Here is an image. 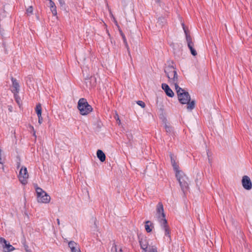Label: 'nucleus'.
<instances>
[{"label":"nucleus","instance_id":"nucleus-1","mask_svg":"<svg viewBox=\"0 0 252 252\" xmlns=\"http://www.w3.org/2000/svg\"><path fill=\"white\" fill-rule=\"evenodd\" d=\"M157 216L161 228L164 231L165 236L168 238V240L171 241L169 227L164 213L163 206L161 202H158L157 206Z\"/></svg>","mask_w":252,"mask_h":252},{"label":"nucleus","instance_id":"nucleus-2","mask_svg":"<svg viewBox=\"0 0 252 252\" xmlns=\"http://www.w3.org/2000/svg\"><path fill=\"white\" fill-rule=\"evenodd\" d=\"M179 102L183 104H187V109L190 110L194 108L195 102L194 100L190 101V96L189 93L176 86L175 87Z\"/></svg>","mask_w":252,"mask_h":252},{"label":"nucleus","instance_id":"nucleus-3","mask_svg":"<svg viewBox=\"0 0 252 252\" xmlns=\"http://www.w3.org/2000/svg\"><path fill=\"white\" fill-rule=\"evenodd\" d=\"M164 71L168 78V81L171 84L178 86V78L176 68L173 66H167L165 67Z\"/></svg>","mask_w":252,"mask_h":252},{"label":"nucleus","instance_id":"nucleus-4","mask_svg":"<svg viewBox=\"0 0 252 252\" xmlns=\"http://www.w3.org/2000/svg\"><path fill=\"white\" fill-rule=\"evenodd\" d=\"M77 108L82 115H87L93 111V108L87 100L84 98H80L78 102Z\"/></svg>","mask_w":252,"mask_h":252},{"label":"nucleus","instance_id":"nucleus-5","mask_svg":"<svg viewBox=\"0 0 252 252\" xmlns=\"http://www.w3.org/2000/svg\"><path fill=\"white\" fill-rule=\"evenodd\" d=\"M35 191L37 201L38 203L47 204L50 202L51 200L50 195L41 188L36 187Z\"/></svg>","mask_w":252,"mask_h":252},{"label":"nucleus","instance_id":"nucleus-6","mask_svg":"<svg viewBox=\"0 0 252 252\" xmlns=\"http://www.w3.org/2000/svg\"><path fill=\"white\" fill-rule=\"evenodd\" d=\"M176 177L178 181L181 189L184 192L189 189V179L183 171L176 173Z\"/></svg>","mask_w":252,"mask_h":252},{"label":"nucleus","instance_id":"nucleus-7","mask_svg":"<svg viewBox=\"0 0 252 252\" xmlns=\"http://www.w3.org/2000/svg\"><path fill=\"white\" fill-rule=\"evenodd\" d=\"M18 177L20 182L22 184L25 185L27 183V180L29 178V174L26 167L22 166L21 168Z\"/></svg>","mask_w":252,"mask_h":252},{"label":"nucleus","instance_id":"nucleus-8","mask_svg":"<svg viewBox=\"0 0 252 252\" xmlns=\"http://www.w3.org/2000/svg\"><path fill=\"white\" fill-rule=\"evenodd\" d=\"M0 244L3 249V252H10L15 250V248L10 244L4 238L0 237Z\"/></svg>","mask_w":252,"mask_h":252},{"label":"nucleus","instance_id":"nucleus-9","mask_svg":"<svg viewBox=\"0 0 252 252\" xmlns=\"http://www.w3.org/2000/svg\"><path fill=\"white\" fill-rule=\"evenodd\" d=\"M242 183L243 188L247 190H250L252 188V182L248 176H244L242 178Z\"/></svg>","mask_w":252,"mask_h":252},{"label":"nucleus","instance_id":"nucleus-10","mask_svg":"<svg viewBox=\"0 0 252 252\" xmlns=\"http://www.w3.org/2000/svg\"><path fill=\"white\" fill-rule=\"evenodd\" d=\"M68 245L71 252H81L79 245L73 241L68 242Z\"/></svg>","mask_w":252,"mask_h":252},{"label":"nucleus","instance_id":"nucleus-11","mask_svg":"<svg viewBox=\"0 0 252 252\" xmlns=\"http://www.w3.org/2000/svg\"><path fill=\"white\" fill-rule=\"evenodd\" d=\"M162 89L164 91L166 95L170 97H173L174 94L172 90L169 88L168 85L163 83L161 85Z\"/></svg>","mask_w":252,"mask_h":252},{"label":"nucleus","instance_id":"nucleus-12","mask_svg":"<svg viewBox=\"0 0 252 252\" xmlns=\"http://www.w3.org/2000/svg\"><path fill=\"white\" fill-rule=\"evenodd\" d=\"M11 81L12 83V92L14 93H19L20 90V85L17 80L13 77L11 78Z\"/></svg>","mask_w":252,"mask_h":252},{"label":"nucleus","instance_id":"nucleus-13","mask_svg":"<svg viewBox=\"0 0 252 252\" xmlns=\"http://www.w3.org/2000/svg\"><path fill=\"white\" fill-rule=\"evenodd\" d=\"M170 159L172 165L176 173H178V172H181L182 171L179 170V165L176 161V158L172 154L170 155Z\"/></svg>","mask_w":252,"mask_h":252},{"label":"nucleus","instance_id":"nucleus-14","mask_svg":"<svg viewBox=\"0 0 252 252\" xmlns=\"http://www.w3.org/2000/svg\"><path fill=\"white\" fill-rule=\"evenodd\" d=\"M139 243L143 251L147 249L149 245L148 240L146 237L141 238L139 240Z\"/></svg>","mask_w":252,"mask_h":252},{"label":"nucleus","instance_id":"nucleus-15","mask_svg":"<svg viewBox=\"0 0 252 252\" xmlns=\"http://www.w3.org/2000/svg\"><path fill=\"white\" fill-rule=\"evenodd\" d=\"M96 155L100 161L104 162L105 160L106 156L102 150H98L96 152Z\"/></svg>","mask_w":252,"mask_h":252},{"label":"nucleus","instance_id":"nucleus-16","mask_svg":"<svg viewBox=\"0 0 252 252\" xmlns=\"http://www.w3.org/2000/svg\"><path fill=\"white\" fill-rule=\"evenodd\" d=\"M49 1V6L50 7V9L53 13V14L55 16L57 14L56 6L55 5V3L52 0H48Z\"/></svg>","mask_w":252,"mask_h":252},{"label":"nucleus","instance_id":"nucleus-17","mask_svg":"<svg viewBox=\"0 0 252 252\" xmlns=\"http://www.w3.org/2000/svg\"><path fill=\"white\" fill-rule=\"evenodd\" d=\"M183 26V29L184 30V32H185V33L186 34V40H187V43H188V46L189 45H192V44H193V43L192 42V39H191V36L188 34V31L187 30H186L185 27H184V24H182Z\"/></svg>","mask_w":252,"mask_h":252},{"label":"nucleus","instance_id":"nucleus-18","mask_svg":"<svg viewBox=\"0 0 252 252\" xmlns=\"http://www.w3.org/2000/svg\"><path fill=\"white\" fill-rule=\"evenodd\" d=\"M145 228L147 232H151L153 228V225L150 221H147L145 222Z\"/></svg>","mask_w":252,"mask_h":252},{"label":"nucleus","instance_id":"nucleus-19","mask_svg":"<svg viewBox=\"0 0 252 252\" xmlns=\"http://www.w3.org/2000/svg\"><path fill=\"white\" fill-rule=\"evenodd\" d=\"M144 252H158L156 246L149 245L148 248L143 251Z\"/></svg>","mask_w":252,"mask_h":252},{"label":"nucleus","instance_id":"nucleus-20","mask_svg":"<svg viewBox=\"0 0 252 252\" xmlns=\"http://www.w3.org/2000/svg\"><path fill=\"white\" fill-rule=\"evenodd\" d=\"M35 112L37 116L41 115L42 114V107L41 105L38 103L36 105L35 107Z\"/></svg>","mask_w":252,"mask_h":252},{"label":"nucleus","instance_id":"nucleus-21","mask_svg":"<svg viewBox=\"0 0 252 252\" xmlns=\"http://www.w3.org/2000/svg\"><path fill=\"white\" fill-rule=\"evenodd\" d=\"M188 47L190 51L191 54L193 56H195L197 55V52H196V50L193 48V44L189 45Z\"/></svg>","mask_w":252,"mask_h":252},{"label":"nucleus","instance_id":"nucleus-22","mask_svg":"<svg viewBox=\"0 0 252 252\" xmlns=\"http://www.w3.org/2000/svg\"><path fill=\"white\" fill-rule=\"evenodd\" d=\"M94 231H96L97 232H99L98 227L97 226V221L96 220H94Z\"/></svg>","mask_w":252,"mask_h":252},{"label":"nucleus","instance_id":"nucleus-23","mask_svg":"<svg viewBox=\"0 0 252 252\" xmlns=\"http://www.w3.org/2000/svg\"><path fill=\"white\" fill-rule=\"evenodd\" d=\"M14 94V97L16 99V101H17V102L18 103H19L20 102V97L18 95V93H13Z\"/></svg>","mask_w":252,"mask_h":252},{"label":"nucleus","instance_id":"nucleus-24","mask_svg":"<svg viewBox=\"0 0 252 252\" xmlns=\"http://www.w3.org/2000/svg\"><path fill=\"white\" fill-rule=\"evenodd\" d=\"M137 104L140 106L142 108H144L146 106L145 103L141 100H138L137 101Z\"/></svg>","mask_w":252,"mask_h":252},{"label":"nucleus","instance_id":"nucleus-25","mask_svg":"<svg viewBox=\"0 0 252 252\" xmlns=\"http://www.w3.org/2000/svg\"><path fill=\"white\" fill-rule=\"evenodd\" d=\"M112 250H114L115 252H124L121 248L119 251H117V247L115 245L112 247Z\"/></svg>","mask_w":252,"mask_h":252},{"label":"nucleus","instance_id":"nucleus-26","mask_svg":"<svg viewBox=\"0 0 252 252\" xmlns=\"http://www.w3.org/2000/svg\"><path fill=\"white\" fill-rule=\"evenodd\" d=\"M122 36L124 42L126 46L127 47L128 46V44H127V41H126V38L125 36L123 34H122Z\"/></svg>","mask_w":252,"mask_h":252},{"label":"nucleus","instance_id":"nucleus-27","mask_svg":"<svg viewBox=\"0 0 252 252\" xmlns=\"http://www.w3.org/2000/svg\"><path fill=\"white\" fill-rule=\"evenodd\" d=\"M33 11V8L32 6H30L27 9V12L28 13L31 14L32 13Z\"/></svg>","mask_w":252,"mask_h":252},{"label":"nucleus","instance_id":"nucleus-28","mask_svg":"<svg viewBox=\"0 0 252 252\" xmlns=\"http://www.w3.org/2000/svg\"><path fill=\"white\" fill-rule=\"evenodd\" d=\"M38 119V123L39 124H41L43 122V118L42 117V115L37 116Z\"/></svg>","mask_w":252,"mask_h":252},{"label":"nucleus","instance_id":"nucleus-29","mask_svg":"<svg viewBox=\"0 0 252 252\" xmlns=\"http://www.w3.org/2000/svg\"><path fill=\"white\" fill-rule=\"evenodd\" d=\"M3 159L2 158V150L0 149V164H3Z\"/></svg>","mask_w":252,"mask_h":252},{"label":"nucleus","instance_id":"nucleus-30","mask_svg":"<svg viewBox=\"0 0 252 252\" xmlns=\"http://www.w3.org/2000/svg\"><path fill=\"white\" fill-rule=\"evenodd\" d=\"M24 247L27 252H32V251L29 249V247L27 245H25Z\"/></svg>","mask_w":252,"mask_h":252},{"label":"nucleus","instance_id":"nucleus-31","mask_svg":"<svg viewBox=\"0 0 252 252\" xmlns=\"http://www.w3.org/2000/svg\"><path fill=\"white\" fill-rule=\"evenodd\" d=\"M31 128H32V129L33 131V135L36 138V134H35V131L34 130V128H33V126H31Z\"/></svg>","mask_w":252,"mask_h":252},{"label":"nucleus","instance_id":"nucleus-32","mask_svg":"<svg viewBox=\"0 0 252 252\" xmlns=\"http://www.w3.org/2000/svg\"><path fill=\"white\" fill-rule=\"evenodd\" d=\"M165 129L167 132L170 131V127L169 126H165Z\"/></svg>","mask_w":252,"mask_h":252},{"label":"nucleus","instance_id":"nucleus-33","mask_svg":"<svg viewBox=\"0 0 252 252\" xmlns=\"http://www.w3.org/2000/svg\"><path fill=\"white\" fill-rule=\"evenodd\" d=\"M59 0V2H60L61 5H62L64 4V2L63 0Z\"/></svg>","mask_w":252,"mask_h":252},{"label":"nucleus","instance_id":"nucleus-34","mask_svg":"<svg viewBox=\"0 0 252 252\" xmlns=\"http://www.w3.org/2000/svg\"><path fill=\"white\" fill-rule=\"evenodd\" d=\"M57 220L58 225H59L60 224V220L59 219H58Z\"/></svg>","mask_w":252,"mask_h":252},{"label":"nucleus","instance_id":"nucleus-35","mask_svg":"<svg viewBox=\"0 0 252 252\" xmlns=\"http://www.w3.org/2000/svg\"><path fill=\"white\" fill-rule=\"evenodd\" d=\"M117 121L118 122L119 124L121 123V121H120V120L119 119V118H118Z\"/></svg>","mask_w":252,"mask_h":252},{"label":"nucleus","instance_id":"nucleus-36","mask_svg":"<svg viewBox=\"0 0 252 252\" xmlns=\"http://www.w3.org/2000/svg\"><path fill=\"white\" fill-rule=\"evenodd\" d=\"M20 165V163L19 162H18L17 164V168H19Z\"/></svg>","mask_w":252,"mask_h":252},{"label":"nucleus","instance_id":"nucleus-37","mask_svg":"<svg viewBox=\"0 0 252 252\" xmlns=\"http://www.w3.org/2000/svg\"><path fill=\"white\" fill-rule=\"evenodd\" d=\"M127 47V50H129L128 47L127 46V47ZM128 52H129V50H128Z\"/></svg>","mask_w":252,"mask_h":252}]
</instances>
